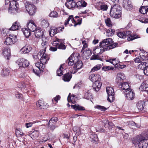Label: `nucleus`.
<instances>
[{
    "label": "nucleus",
    "mask_w": 148,
    "mask_h": 148,
    "mask_svg": "<svg viewBox=\"0 0 148 148\" xmlns=\"http://www.w3.org/2000/svg\"><path fill=\"white\" fill-rule=\"evenodd\" d=\"M51 28L53 31V32L55 34H56L57 33L62 31V30L64 29V28H61L60 27H58L57 28L53 27H51Z\"/></svg>",
    "instance_id": "obj_45"
},
{
    "label": "nucleus",
    "mask_w": 148,
    "mask_h": 148,
    "mask_svg": "<svg viewBox=\"0 0 148 148\" xmlns=\"http://www.w3.org/2000/svg\"><path fill=\"white\" fill-rule=\"evenodd\" d=\"M105 21L107 26L109 27H112V24L110 19V18H107L106 19H105Z\"/></svg>",
    "instance_id": "obj_50"
},
{
    "label": "nucleus",
    "mask_w": 148,
    "mask_h": 148,
    "mask_svg": "<svg viewBox=\"0 0 148 148\" xmlns=\"http://www.w3.org/2000/svg\"><path fill=\"white\" fill-rule=\"evenodd\" d=\"M102 58L99 56L98 54H95L92 56L90 58V60H102Z\"/></svg>",
    "instance_id": "obj_52"
},
{
    "label": "nucleus",
    "mask_w": 148,
    "mask_h": 148,
    "mask_svg": "<svg viewBox=\"0 0 148 148\" xmlns=\"http://www.w3.org/2000/svg\"><path fill=\"white\" fill-rule=\"evenodd\" d=\"M95 108L99 110H101V111H105L106 110V108L104 106L97 105L95 106Z\"/></svg>",
    "instance_id": "obj_59"
},
{
    "label": "nucleus",
    "mask_w": 148,
    "mask_h": 148,
    "mask_svg": "<svg viewBox=\"0 0 148 148\" xmlns=\"http://www.w3.org/2000/svg\"><path fill=\"white\" fill-rule=\"evenodd\" d=\"M121 8L118 4H115L111 7L110 14L111 16L115 18L121 16Z\"/></svg>",
    "instance_id": "obj_2"
},
{
    "label": "nucleus",
    "mask_w": 148,
    "mask_h": 148,
    "mask_svg": "<svg viewBox=\"0 0 148 148\" xmlns=\"http://www.w3.org/2000/svg\"><path fill=\"white\" fill-rule=\"evenodd\" d=\"M39 132L38 130H34L31 134L32 138H34L38 137L39 135Z\"/></svg>",
    "instance_id": "obj_49"
},
{
    "label": "nucleus",
    "mask_w": 148,
    "mask_h": 148,
    "mask_svg": "<svg viewBox=\"0 0 148 148\" xmlns=\"http://www.w3.org/2000/svg\"><path fill=\"white\" fill-rule=\"evenodd\" d=\"M124 34L123 32H120L117 33V35L120 38H125Z\"/></svg>",
    "instance_id": "obj_60"
},
{
    "label": "nucleus",
    "mask_w": 148,
    "mask_h": 148,
    "mask_svg": "<svg viewBox=\"0 0 148 148\" xmlns=\"http://www.w3.org/2000/svg\"><path fill=\"white\" fill-rule=\"evenodd\" d=\"M16 64L19 68H25L29 66V62L26 59L22 58L18 60L16 62Z\"/></svg>",
    "instance_id": "obj_4"
},
{
    "label": "nucleus",
    "mask_w": 148,
    "mask_h": 148,
    "mask_svg": "<svg viewBox=\"0 0 148 148\" xmlns=\"http://www.w3.org/2000/svg\"><path fill=\"white\" fill-rule=\"evenodd\" d=\"M125 93H124L125 95L126 99L128 100H132L135 97V93L134 91L131 89L125 91Z\"/></svg>",
    "instance_id": "obj_8"
},
{
    "label": "nucleus",
    "mask_w": 148,
    "mask_h": 148,
    "mask_svg": "<svg viewBox=\"0 0 148 148\" xmlns=\"http://www.w3.org/2000/svg\"><path fill=\"white\" fill-rule=\"evenodd\" d=\"M123 7L127 10H130L132 7L131 1L129 0H123Z\"/></svg>",
    "instance_id": "obj_18"
},
{
    "label": "nucleus",
    "mask_w": 148,
    "mask_h": 148,
    "mask_svg": "<svg viewBox=\"0 0 148 148\" xmlns=\"http://www.w3.org/2000/svg\"><path fill=\"white\" fill-rule=\"evenodd\" d=\"M2 51L4 57L8 60L10 58L11 55L10 51H8L7 48H4L2 49Z\"/></svg>",
    "instance_id": "obj_23"
},
{
    "label": "nucleus",
    "mask_w": 148,
    "mask_h": 148,
    "mask_svg": "<svg viewBox=\"0 0 148 148\" xmlns=\"http://www.w3.org/2000/svg\"><path fill=\"white\" fill-rule=\"evenodd\" d=\"M82 62L81 61L78 60L76 63H75L73 68L75 69H79L82 67Z\"/></svg>",
    "instance_id": "obj_33"
},
{
    "label": "nucleus",
    "mask_w": 148,
    "mask_h": 148,
    "mask_svg": "<svg viewBox=\"0 0 148 148\" xmlns=\"http://www.w3.org/2000/svg\"><path fill=\"white\" fill-rule=\"evenodd\" d=\"M18 87L20 88H27V85H26L23 82H20L17 85Z\"/></svg>",
    "instance_id": "obj_46"
},
{
    "label": "nucleus",
    "mask_w": 148,
    "mask_h": 148,
    "mask_svg": "<svg viewBox=\"0 0 148 148\" xmlns=\"http://www.w3.org/2000/svg\"><path fill=\"white\" fill-rule=\"evenodd\" d=\"M18 6L19 4L17 2V1L15 0L11 1L9 5L8 9L9 12L11 13L12 12L10 11L11 10L17 11L18 10Z\"/></svg>",
    "instance_id": "obj_7"
},
{
    "label": "nucleus",
    "mask_w": 148,
    "mask_h": 148,
    "mask_svg": "<svg viewBox=\"0 0 148 148\" xmlns=\"http://www.w3.org/2000/svg\"><path fill=\"white\" fill-rule=\"evenodd\" d=\"M22 29L24 35L26 38L28 37L30 35V32L31 31L29 30L28 29L23 28H22Z\"/></svg>",
    "instance_id": "obj_34"
},
{
    "label": "nucleus",
    "mask_w": 148,
    "mask_h": 148,
    "mask_svg": "<svg viewBox=\"0 0 148 148\" xmlns=\"http://www.w3.org/2000/svg\"><path fill=\"white\" fill-rule=\"evenodd\" d=\"M36 106L40 109H45L46 108L45 103H44L43 101L40 100L36 103Z\"/></svg>",
    "instance_id": "obj_30"
},
{
    "label": "nucleus",
    "mask_w": 148,
    "mask_h": 148,
    "mask_svg": "<svg viewBox=\"0 0 148 148\" xmlns=\"http://www.w3.org/2000/svg\"><path fill=\"white\" fill-rule=\"evenodd\" d=\"M126 78V77L123 73H119L117 74L116 79V82L117 83H121Z\"/></svg>",
    "instance_id": "obj_15"
},
{
    "label": "nucleus",
    "mask_w": 148,
    "mask_h": 148,
    "mask_svg": "<svg viewBox=\"0 0 148 148\" xmlns=\"http://www.w3.org/2000/svg\"><path fill=\"white\" fill-rule=\"evenodd\" d=\"M45 52L43 51H40L39 53V55H40V57H41L40 62L45 64L49 60V57L47 54L45 53Z\"/></svg>",
    "instance_id": "obj_9"
},
{
    "label": "nucleus",
    "mask_w": 148,
    "mask_h": 148,
    "mask_svg": "<svg viewBox=\"0 0 148 148\" xmlns=\"http://www.w3.org/2000/svg\"><path fill=\"white\" fill-rule=\"evenodd\" d=\"M58 121V118L56 117L52 118L49 121L48 123V125L49 126L51 130L53 131L55 129L56 122Z\"/></svg>",
    "instance_id": "obj_12"
},
{
    "label": "nucleus",
    "mask_w": 148,
    "mask_h": 148,
    "mask_svg": "<svg viewBox=\"0 0 148 148\" xmlns=\"http://www.w3.org/2000/svg\"><path fill=\"white\" fill-rule=\"evenodd\" d=\"M117 45L118 44L116 43L113 44H111L110 45H109V46H107L106 47L107 51L113 49L116 47Z\"/></svg>",
    "instance_id": "obj_56"
},
{
    "label": "nucleus",
    "mask_w": 148,
    "mask_h": 148,
    "mask_svg": "<svg viewBox=\"0 0 148 148\" xmlns=\"http://www.w3.org/2000/svg\"><path fill=\"white\" fill-rule=\"evenodd\" d=\"M65 5L69 9H71L75 7L76 3L73 0H70L65 3Z\"/></svg>",
    "instance_id": "obj_24"
},
{
    "label": "nucleus",
    "mask_w": 148,
    "mask_h": 148,
    "mask_svg": "<svg viewBox=\"0 0 148 148\" xmlns=\"http://www.w3.org/2000/svg\"><path fill=\"white\" fill-rule=\"evenodd\" d=\"M27 27L28 29L32 32H34L36 28V26L35 24L32 20L30 21L27 24Z\"/></svg>",
    "instance_id": "obj_20"
},
{
    "label": "nucleus",
    "mask_w": 148,
    "mask_h": 148,
    "mask_svg": "<svg viewBox=\"0 0 148 148\" xmlns=\"http://www.w3.org/2000/svg\"><path fill=\"white\" fill-rule=\"evenodd\" d=\"M71 107L74 109L75 110H84L85 109V108L79 105H71Z\"/></svg>",
    "instance_id": "obj_35"
},
{
    "label": "nucleus",
    "mask_w": 148,
    "mask_h": 148,
    "mask_svg": "<svg viewBox=\"0 0 148 148\" xmlns=\"http://www.w3.org/2000/svg\"><path fill=\"white\" fill-rule=\"evenodd\" d=\"M114 69V67L112 66H104L102 68V70L105 71H107L109 70H112Z\"/></svg>",
    "instance_id": "obj_58"
},
{
    "label": "nucleus",
    "mask_w": 148,
    "mask_h": 148,
    "mask_svg": "<svg viewBox=\"0 0 148 148\" xmlns=\"http://www.w3.org/2000/svg\"><path fill=\"white\" fill-rule=\"evenodd\" d=\"M145 103L143 101H140L136 104L137 107L140 110H142L145 106Z\"/></svg>",
    "instance_id": "obj_29"
},
{
    "label": "nucleus",
    "mask_w": 148,
    "mask_h": 148,
    "mask_svg": "<svg viewBox=\"0 0 148 148\" xmlns=\"http://www.w3.org/2000/svg\"><path fill=\"white\" fill-rule=\"evenodd\" d=\"M73 130L76 135L79 136L80 134L81 130L79 127L77 126L74 127L73 128Z\"/></svg>",
    "instance_id": "obj_39"
},
{
    "label": "nucleus",
    "mask_w": 148,
    "mask_h": 148,
    "mask_svg": "<svg viewBox=\"0 0 148 148\" xmlns=\"http://www.w3.org/2000/svg\"><path fill=\"white\" fill-rule=\"evenodd\" d=\"M106 51H107L106 48H104L103 47L100 46V47L94 48L93 51V53H97V54H100Z\"/></svg>",
    "instance_id": "obj_19"
},
{
    "label": "nucleus",
    "mask_w": 148,
    "mask_h": 148,
    "mask_svg": "<svg viewBox=\"0 0 148 148\" xmlns=\"http://www.w3.org/2000/svg\"><path fill=\"white\" fill-rule=\"evenodd\" d=\"M115 30L112 29H108L106 32L107 35L108 36H110L114 34Z\"/></svg>",
    "instance_id": "obj_51"
},
{
    "label": "nucleus",
    "mask_w": 148,
    "mask_h": 148,
    "mask_svg": "<svg viewBox=\"0 0 148 148\" xmlns=\"http://www.w3.org/2000/svg\"><path fill=\"white\" fill-rule=\"evenodd\" d=\"M49 16L53 18H57L59 17L58 13L54 11H52L49 14Z\"/></svg>",
    "instance_id": "obj_54"
},
{
    "label": "nucleus",
    "mask_w": 148,
    "mask_h": 148,
    "mask_svg": "<svg viewBox=\"0 0 148 148\" xmlns=\"http://www.w3.org/2000/svg\"><path fill=\"white\" fill-rule=\"evenodd\" d=\"M119 86L121 90L125 93V91L131 89L130 88L129 84L127 82H121L119 84Z\"/></svg>",
    "instance_id": "obj_10"
},
{
    "label": "nucleus",
    "mask_w": 148,
    "mask_h": 148,
    "mask_svg": "<svg viewBox=\"0 0 148 148\" xmlns=\"http://www.w3.org/2000/svg\"><path fill=\"white\" fill-rule=\"evenodd\" d=\"M16 41L17 37L16 36L10 35L9 37L5 39V43L7 45H12L15 43Z\"/></svg>",
    "instance_id": "obj_6"
},
{
    "label": "nucleus",
    "mask_w": 148,
    "mask_h": 148,
    "mask_svg": "<svg viewBox=\"0 0 148 148\" xmlns=\"http://www.w3.org/2000/svg\"><path fill=\"white\" fill-rule=\"evenodd\" d=\"M75 57L71 55L66 61V63L69 66H71L73 65L74 62Z\"/></svg>",
    "instance_id": "obj_31"
},
{
    "label": "nucleus",
    "mask_w": 148,
    "mask_h": 148,
    "mask_svg": "<svg viewBox=\"0 0 148 148\" xmlns=\"http://www.w3.org/2000/svg\"><path fill=\"white\" fill-rule=\"evenodd\" d=\"M21 27L19 22L16 21L12 25L10 28V29L12 31H15L19 29Z\"/></svg>",
    "instance_id": "obj_27"
},
{
    "label": "nucleus",
    "mask_w": 148,
    "mask_h": 148,
    "mask_svg": "<svg viewBox=\"0 0 148 148\" xmlns=\"http://www.w3.org/2000/svg\"><path fill=\"white\" fill-rule=\"evenodd\" d=\"M124 33V35L125 37L129 36V37L127 38V40L129 41L132 40L136 38H139V37H138V36L136 35H130L131 32L129 31H123Z\"/></svg>",
    "instance_id": "obj_13"
},
{
    "label": "nucleus",
    "mask_w": 148,
    "mask_h": 148,
    "mask_svg": "<svg viewBox=\"0 0 148 148\" xmlns=\"http://www.w3.org/2000/svg\"><path fill=\"white\" fill-rule=\"evenodd\" d=\"M92 96L91 93L89 91H88L86 93H85L84 95V98L87 99H90L92 98Z\"/></svg>",
    "instance_id": "obj_44"
},
{
    "label": "nucleus",
    "mask_w": 148,
    "mask_h": 148,
    "mask_svg": "<svg viewBox=\"0 0 148 148\" xmlns=\"http://www.w3.org/2000/svg\"><path fill=\"white\" fill-rule=\"evenodd\" d=\"M89 78L92 82H95L100 81V76L99 74H93L90 75Z\"/></svg>",
    "instance_id": "obj_21"
},
{
    "label": "nucleus",
    "mask_w": 148,
    "mask_h": 148,
    "mask_svg": "<svg viewBox=\"0 0 148 148\" xmlns=\"http://www.w3.org/2000/svg\"><path fill=\"white\" fill-rule=\"evenodd\" d=\"M9 74V71L7 68H4L1 72V75L2 76H8Z\"/></svg>",
    "instance_id": "obj_41"
},
{
    "label": "nucleus",
    "mask_w": 148,
    "mask_h": 148,
    "mask_svg": "<svg viewBox=\"0 0 148 148\" xmlns=\"http://www.w3.org/2000/svg\"><path fill=\"white\" fill-rule=\"evenodd\" d=\"M71 93H69V96L67 98V100L69 102H71L72 103H75V102L74 101H73V99L74 98H71L70 97Z\"/></svg>",
    "instance_id": "obj_63"
},
{
    "label": "nucleus",
    "mask_w": 148,
    "mask_h": 148,
    "mask_svg": "<svg viewBox=\"0 0 148 148\" xmlns=\"http://www.w3.org/2000/svg\"><path fill=\"white\" fill-rule=\"evenodd\" d=\"M96 6L97 8L99 10H102L103 11L106 10L108 8L107 5L101 2H99L96 4Z\"/></svg>",
    "instance_id": "obj_17"
},
{
    "label": "nucleus",
    "mask_w": 148,
    "mask_h": 148,
    "mask_svg": "<svg viewBox=\"0 0 148 148\" xmlns=\"http://www.w3.org/2000/svg\"><path fill=\"white\" fill-rule=\"evenodd\" d=\"M72 77V75L71 73H67L65 74L63 77V79L65 82H69L70 81Z\"/></svg>",
    "instance_id": "obj_32"
},
{
    "label": "nucleus",
    "mask_w": 148,
    "mask_h": 148,
    "mask_svg": "<svg viewBox=\"0 0 148 148\" xmlns=\"http://www.w3.org/2000/svg\"><path fill=\"white\" fill-rule=\"evenodd\" d=\"M102 66L101 64H97L94 66L91 69L90 72H94L99 70L101 67Z\"/></svg>",
    "instance_id": "obj_38"
},
{
    "label": "nucleus",
    "mask_w": 148,
    "mask_h": 148,
    "mask_svg": "<svg viewBox=\"0 0 148 148\" xmlns=\"http://www.w3.org/2000/svg\"><path fill=\"white\" fill-rule=\"evenodd\" d=\"M73 17V15H71L69 17L67 20L64 23V24L65 26L67 25L69 21L71 20L72 23L74 24V26L75 27L78 24L80 25L81 24V21L80 20L78 22H76Z\"/></svg>",
    "instance_id": "obj_14"
},
{
    "label": "nucleus",
    "mask_w": 148,
    "mask_h": 148,
    "mask_svg": "<svg viewBox=\"0 0 148 148\" xmlns=\"http://www.w3.org/2000/svg\"><path fill=\"white\" fill-rule=\"evenodd\" d=\"M79 3L81 4V5H81L83 7H85L86 6L87 3L85 2H84L83 1H81V2L79 1V2H77L76 3V5L78 7V5H79Z\"/></svg>",
    "instance_id": "obj_61"
},
{
    "label": "nucleus",
    "mask_w": 148,
    "mask_h": 148,
    "mask_svg": "<svg viewBox=\"0 0 148 148\" xmlns=\"http://www.w3.org/2000/svg\"><path fill=\"white\" fill-rule=\"evenodd\" d=\"M32 50V48L30 46L24 47L21 49L20 52L24 54L27 53L30 51Z\"/></svg>",
    "instance_id": "obj_26"
},
{
    "label": "nucleus",
    "mask_w": 148,
    "mask_h": 148,
    "mask_svg": "<svg viewBox=\"0 0 148 148\" xmlns=\"http://www.w3.org/2000/svg\"><path fill=\"white\" fill-rule=\"evenodd\" d=\"M90 138L92 141L97 142L98 140V138L97 135L92 134L90 135Z\"/></svg>",
    "instance_id": "obj_40"
},
{
    "label": "nucleus",
    "mask_w": 148,
    "mask_h": 148,
    "mask_svg": "<svg viewBox=\"0 0 148 148\" xmlns=\"http://www.w3.org/2000/svg\"><path fill=\"white\" fill-rule=\"evenodd\" d=\"M34 34L36 37L40 38L42 37L43 34V31L40 28L36 30L35 31Z\"/></svg>",
    "instance_id": "obj_25"
},
{
    "label": "nucleus",
    "mask_w": 148,
    "mask_h": 148,
    "mask_svg": "<svg viewBox=\"0 0 148 148\" xmlns=\"http://www.w3.org/2000/svg\"><path fill=\"white\" fill-rule=\"evenodd\" d=\"M83 54V55H84L86 57H88L89 56H90L91 54V51L89 49L87 50L86 49L85 50L82 52Z\"/></svg>",
    "instance_id": "obj_47"
},
{
    "label": "nucleus",
    "mask_w": 148,
    "mask_h": 148,
    "mask_svg": "<svg viewBox=\"0 0 148 148\" xmlns=\"http://www.w3.org/2000/svg\"><path fill=\"white\" fill-rule=\"evenodd\" d=\"M144 73L145 75L148 76V65H147L145 67L144 70Z\"/></svg>",
    "instance_id": "obj_64"
},
{
    "label": "nucleus",
    "mask_w": 148,
    "mask_h": 148,
    "mask_svg": "<svg viewBox=\"0 0 148 148\" xmlns=\"http://www.w3.org/2000/svg\"><path fill=\"white\" fill-rule=\"evenodd\" d=\"M113 42L112 39L110 38H108L103 40L100 42L99 46L106 48L107 46H109Z\"/></svg>",
    "instance_id": "obj_11"
},
{
    "label": "nucleus",
    "mask_w": 148,
    "mask_h": 148,
    "mask_svg": "<svg viewBox=\"0 0 148 148\" xmlns=\"http://www.w3.org/2000/svg\"><path fill=\"white\" fill-rule=\"evenodd\" d=\"M60 39H59L57 38H55L53 41L52 45L54 46L57 47L59 45Z\"/></svg>",
    "instance_id": "obj_42"
},
{
    "label": "nucleus",
    "mask_w": 148,
    "mask_h": 148,
    "mask_svg": "<svg viewBox=\"0 0 148 148\" xmlns=\"http://www.w3.org/2000/svg\"><path fill=\"white\" fill-rule=\"evenodd\" d=\"M48 41V40L47 37L42 36V38L41 45L43 49L40 51H43L44 52L46 51V49L47 46V42Z\"/></svg>",
    "instance_id": "obj_16"
},
{
    "label": "nucleus",
    "mask_w": 148,
    "mask_h": 148,
    "mask_svg": "<svg viewBox=\"0 0 148 148\" xmlns=\"http://www.w3.org/2000/svg\"><path fill=\"white\" fill-rule=\"evenodd\" d=\"M106 91L107 92V94L108 96L107 98V100L111 102L112 99V101L114 99V95L115 93L114 92V90L112 87H108L106 88Z\"/></svg>",
    "instance_id": "obj_5"
},
{
    "label": "nucleus",
    "mask_w": 148,
    "mask_h": 148,
    "mask_svg": "<svg viewBox=\"0 0 148 148\" xmlns=\"http://www.w3.org/2000/svg\"><path fill=\"white\" fill-rule=\"evenodd\" d=\"M146 58L145 57H144L143 55L142 56L141 55L138 58H136L134 59V61L135 63H139L141 62V61L142 62L144 61L145 59Z\"/></svg>",
    "instance_id": "obj_36"
},
{
    "label": "nucleus",
    "mask_w": 148,
    "mask_h": 148,
    "mask_svg": "<svg viewBox=\"0 0 148 148\" xmlns=\"http://www.w3.org/2000/svg\"><path fill=\"white\" fill-rule=\"evenodd\" d=\"M132 142L135 145H138L139 148H148V139L143 136H138Z\"/></svg>",
    "instance_id": "obj_1"
},
{
    "label": "nucleus",
    "mask_w": 148,
    "mask_h": 148,
    "mask_svg": "<svg viewBox=\"0 0 148 148\" xmlns=\"http://www.w3.org/2000/svg\"><path fill=\"white\" fill-rule=\"evenodd\" d=\"M106 61L107 62H109L111 64H112L114 65H117L119 62V60L117 58H113L110 59H108L106 60Z\"/></svg>",
    "instance_id": "obj_28"
},
{
    "label": "nucleus",
    "mask_w": 148,
    "mask_h": 148,
    "mask_svg": "<svg viewBox=\"0 0 148 148\" xmlns=\"http://www.w3.org/2000/svg\"><path fill=\"white\" fill-rule=\"evenodd\" d=\"M140 12L143 14H146L148 11V6H142L139 10Z\"/></svg>",
    "instance_id": "obj_37"
},
{
    "label": "nucleus",
    "mask_w": 148,
    "mask_h": 148,
    "mask_svg": "<svg viewBox=\"0 0 148 148\" xmlns=\"http://www.w3.org/2000/svg\"><path fill=\"white\" fill-rule=\"evenodd\" d=\"M64 41L63 40H61L59 43V45H58V48L59 49H65L66 48V46L63 44Z\"/></svg>",
    "instance_id": "obj_43"
},
{
    "label": "nucleus",
    "mask_w": 148,
    "mask_h": 148,
    "mask_svg": "<svg viewBox=\"0 0 148 148\" xmlns=\"http://www.w3.org/2000/svg\"><path fill=\"white\" fill-rule=\"evenodd\" d=\"M25 5L26 10L30 15H33L35 14L36 9L34 5L30 4L29 2H26Z\"/></svg>",
    "instance_id": "obj_3"
},
{
    "label": "nucleus",
    "mask_w": 148,
    "mask_h": 148,
    "mask_svg": "<svg viewBox=\"0 0 148 148\" xmlns=\"http://www.w3.org/2000/svg\"><path fill=\"white\" fill-rule=\"evenodd\" d=\"M147 82H145L142 83L139 89L141 91H144L145 88L147 86Z\"/></svg>",
    "instance_id": "obj_55"
},
{
    "label": "nucleus",
    "mask_w": 148,
    "mask_h": 148,
    "mask_svg": "<svg viewBox=\"0 0 148 148\" xmlns=\"http://www.w3.org/2000/svg\"><path fill=\"white\" fill-rule=\"evenodd\" d=\"M41 25L45 27H47L49 25V23L47 20H44L41 23Z\"/></svg>",
    "instance_id": "obj_53"
},
{
    "label": "nucleus",
    "mask_w": 148,
    "mask_h": 148,
    "mask_svg": "<svg viewBox=\"0 0 148 148\" xmlns=\"http://www.w3.org/2000/svg\"><path fill=\"white\" fill-rule=\"evenodd\" d=\"M82 43L84 45L81 51L82 53L83 52L84 50H85V49L88 46L87 44L85 43V41H83Z\"/></svg>",
    "instance_id": "obj_62"
},
{
    "label": "nucleus",
    "mask_w": 148,
    "mask_h": 148,
    "mask_svg": "<svg viewBox=\"0 0 148 148\" xmlns=\"http://www.w3.org/2000/svg\"><path fill=\"white\" fill-rule=\"evenodd\" d=\"M101 85L102 84L100 81H97L93 84V88L95 91L97 92L100 90Z\"/></svg>",
    "instance_id": "obj_22"
},
{
    "label": "nucleus",
    "mask_w": 148,
    "mask_h": 148,
    "mask_svg": "<svg viewBox=\"0 0 148 148\" xmlns=\"http://www.w3.org/2000/svg\"><path fill=\"white\" fill-rule=\"evenodd\" d=\"M117 45L118 44L116 43L113 44H111L110 45H109V46H107L106 47L107 51L113 49L116 47Z\"/></svg>",
    "instance_id": "obj_57"
},
{
    "label": "nucleus",
    "mask_w": 148,
    "mask_h": 148,
    "mask_svg": "<svg viewBox=\"0 0 148 148\" xmlns=\"http://www.w3.org/2000/svg\"><path fill=\"white\" fill-rule=\"evenodd\" d=\"M62 65H61L59 69L57 71V75L58 76H61L63 75V68L62 67Z\"/></svg>",
    "instance_id": "obj_48"
}]
</instances>
